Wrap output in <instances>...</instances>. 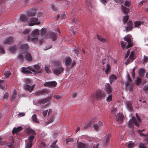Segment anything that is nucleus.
<instances>
[{"mask_svg": "<svg viewBox=\"0 0 148 148\" xmlns=\"http://www.w3.org/2000/svg\"><path fill=\"white\" fill-rule=\"evenodd\" d=\"M39 34V30L37 29H34L28 36L27 38L28 41H32L34 43L38 41L37 36Z\"/></svg>", "mask_w": 148, "mask_h": 148, "instance_id": "obj_1", "label": "nucleus"}, {"mask_svg": "<svg viewBox=\"0 0 148 148\" xmlns=\"http://www.w3.org/2000/svg\"><path fill=\"white\" fill-rule=\"evenodd\" d=\"M97 121L96 120H92L89 122V123L87 124L86 126H85L84 127L85 128H86L87 127L92 125L94 130L97 131L99 130L100 127L95 123Z\"/></svg>", "mask_w": 148, "mask_h": 148, "instance_id": "obj_2", "label": "nucleus"}, {"mask_svg": "<svg viewBox=\"0 0 148 148\" xmlns=\"http://www.w3.org/2000/svg\"><path fill=\"white\" fill-rule=\"evenodd\" d=\"M72 60L69 57H66L64 59V63L65 65L69 67L70 68H72L76 64L75 61L71 63Z\"/></svg>", "mask_w": 148, "mask_h": 148, "instance_id": "obj_3", "label": "nucleus"}, {"mask_svg": "<svg viewBox=\"0 0 148 148\" xmlns=\"http://www.w3.org/2000/svg\"><path fill=\"white\" fill-rule=\"evenodd\" d=\"M105 96L104 92L100 90H98L96 91L95 96L96 99L100 100L102 98H104Z\"/></svg>", "mask_w": 148, "mask_h": 148, "instance_id": "obj_4", "label": "nucleus"}, {"mask_svg": "<svg viewBox=\"0 0 148 148\" xmlns=\"http://www.w3.org/2000/svg\"><path fill=\"white\" fill-rule=\"evenodd\" d=\"M57 84V83L55 81L48 82L44 83V85L45 86L53 88L56 86Z\"/></svg>", "mask_w": 148, "mask_h": 148, "instance_id": "obj_5", "label": "nucleus"}, {"mask_svg": "<svg viewBox=\"0 0 148 148\" xmlns=\"http://www.w3.org/2000/svg\"><path fill=\"white\" fill-rule=\"evenodd\" d=\"M29 46L28 44H24L20 46L21 52L22 54L25 53V52H27V50L29 48Z\"/></svg>", "mask_w": 148, "mask_h": 148, "instance_id": "obj_6", "label": "nucleus"}, {"mask_svg": "<svg viewBox=\"0 0 148 148\" xmlns=\"http://www.w3.org/2000/svg\"><path fill=\"white\" fill-rule=\"evenodd\" d=\"M47 37L52 40L54 41L56 39V34L53 32H50L47 34Z\"/></svg>", "mask_w": 148, "mask_h": 148, "instance_id": "obj_7", "label": "nucleus"}, {"mask_svg": "<svg viewBox=\"0 0 148 148\" xmlns=\"http://www.w3.org/2000/svg\"><path fill=\"white\" fill-rule=\"evenodd\" d=\"M64 70V69L62 67H58L55 69L53 72L55 74L58 75L62 73Z\"/></svg>", "mask_w": 148, "mask_h": 148, "instance_id": "obj_8", "label": "nucleus"}, {"mask_svg": "<svg viewBox=\"0 0 148 148\" xmlns=\"http://www.w3.org/2000/svg\"><path fill=\"white\" fill-rule=\"evenodd\" d=\"M35 86V84L32 85V86H30L29 85L25 84L24 86V88L26 90L30 92L34 89Z\"/></svg>", "mask_w": 148, "mask_h": 148, "instance_id": "obj_9", "label": "nucleus"}, {"mask_svg": "<svg viewBox=\"0 0 148 148\" xmlns=\"http://www.w3.org/2000/svg\"><path fill=\"white\" fill-rule=\"evenodd\" d=\"M127 26L125 27L126 32L131 31L133 28V24L132 22L130 21L127 24Z\"/></svg>", "mask_w": 148, "mask_h": 148, "instance_id": "obj_10", "label": "nucleus"}, {"mask_svg": "<svg viewBox=\"0 0 148 148\" xmlns=\"http://www.w3.org/2000/svg\"><path fill=\"white\" fill-rule=\"evenodd\" d=\"M24 57L25 59L27 61L31 62L32 59V57L31 54L27 51L25 52Z\"/></svg>", "mask_w": 148, "mask_h": 148, "instance_id": "obj_11", "label": "nucleus"}, {"mask_svg": "<svg viewBox=\"0 0 148 148\" xmlns=\"http://www.w3.org/2000/svg\"><path fill=\"white\" fill-rule=\"evenodd\" d=\"M133 123L131 121H130L129 123V126L131 128L133 127L134 126L133 123L137 126L138 127L139 126V123L135 119H133Z\"/></svg>", "mask_w": 148, "mask_h": 148, "instance_id": "obj_12", "label": "nucleus"}, {"mask_svg": "<svg viewBox=\"0 0 148 148\" xmlns=\"http://www.w3.org/2000/svg\"><path fill=\"white\" fill-rule=\"evenodd\" d=\"M111 137V134H108L106 135L105 137L104 145H106L109 144L110 143L109 139Z\"/></svg>", "mask_w": 148, "mask_h": 148, "instance_id": "obj_13", "label": "nucleus"}, {"mask_svg": "<svg viewBox=\"0 0 148 148\" xmlns=\"http://www.w3.org/2000/svg\"><path fill=\"white\" fill-rule=\"evenodd\" d=\"M20 20L23 23H26L27 21L28 18L26 15L24 14H21L19 18Z\"/></svg>", "mask_w": 148, "mask_h": 148, "instance_id": "obj_14", "label": "nucleus"}, {"mask_svg": "<svg viewBox=\"0 0 148 148\" xmlns=\"http://www.w3.org/2000/svg\"><path fill=\"white\" fill-rule=\"evenodd\" d=\"M13 42V38L12 37H10L4 40V43L5 44H12Z\"/></svg>", "mask_w": 148, "mask_h": 148, "instance_id": "obj_15", "label": "nucleus"}, {"mask_svg": "<svg viewBox=\"0 0 148 148\" xmlns=\"http://www.w3.org/2000/svg\"><path fill=\"white\" fill-rule=\"evenodd\" d=\"M36 14V11L34 10H30L28 11L26 14L28 16H35Z\"/></svg>", "mask_w": 148, "mask_h": 148, "instance_id": "obj_16", "label": "nucleus"}, {"mask_svg": "<svg viewBox=\"0 0 148 148\" xmlns=\"http://www.w3.org/2000/svg\"><path fill=\"white\" fill-rule=\"evenodd\" d=\"M105 90L108 94H110L112 92V90L109 83L106 84L105 86Z\"/></svg>", "mask_w": 148, "mask_h": 148, "instance_id": "obj_17", "label": "nucleus"}, {"mask_svg": "<svg viewBox=\"0 0 148 148\" xmlns=\"http://www.w3.org/2000/svg\"><path fill=\"white\" fill-rule=\"evenodd\" d=\"M116 118L118 121L119 123H121L123 122L124 116L123 114L119 113L117 115Z\"/></svg>", "mask_w": 148, "mask_h": 148, "instance_id": "obj_18", "label": "nucleus"}, {"mask_svg": "<svg viewBox=\"0 0 148 148\" xmlns=\"http://www.w3.org/2000/svg\"><path fill=\"white\" fill-rule=\"evenodd\" d=\"M23 128L22 127L20 126L16 128L14 127L12 130V133L13 135L15 134H17L18 132H19L22 130Z\"/></svg>", "mask_w": 148, "mask_h": 148, "instance_id": "obj_19", "label": "nucleus"}, {"mask_svg": "<svg viewBox=\"0 0 148 148\" xmlns=\"http://www.w3.org/2000/svg\"><path fill=\"white\" fill-rule=\"evenodd\" d=\"M25 132L27 134H32L33 135H35L36 134L34 130L29 128H26L25 130Z\"/></svg>", "mask_w": 148, "mask_h": 148, "instance_id": "obj_20", "label": "nucleus"}, {"mask_svg": "<svg viewBox=\"0 0 148 148\" xmlns=\"http://www.w3.org/2000/svg\"><path fill=\"white\" fill-rule=\"evenodd\" d=\"M125 86H130L131 87L132 86V81L130 78L129 75L127 76V83H126Z\"/></svg>", "mask_w": 148, "mask_h": 148, "instance_id": "obj_21", "label": "nucleus"}, {"mask_svg": "<svg viewBox=\"0 0 148 148\" xmlns=\"http://www.w3.org/2000/svg\"><path fill=\"white\" fill-rule=\"evenodd\" d=\"M51 100V98L50 97L46 98L40 100L39 101V103H40L44 104L46 103L50 102Z\"/></svg>", "mask_w": 148, "mask_h": 148, "instance_id": "obj_22", "label": "nucleus"}, {"mask_svg": "<svg viewBox=\"0 0 148 148\" xmlns=\"http://www.w3.org/2000/svg\"><path fill=\"white\" fill-rule=\"evenodd\" d=\"M121 9L123 12L125 14H128V13L130 11V9L124 6L123 5L121 6Z\"/></svg>", "mask_w": 148, "mask_h": 148, "instance_id": "obj_23", "label": "nucleus"}, {"mask_svg": "<svg viewBox=\"0 0 148 148\" xmlns=\"http://www.w3.org/2000/svg\"><path fill=\"white\" fill-rule=\"evenodd\" d=\"M132 104V103L130 101H127V108L130 111H132L133 109Z\"/></svg>", "mask_w": 148, "mask_h": 148, "instance_id": "obj_24", "label": "nucleus"}, {"mask_svg": "<svg viewBox=\"0 0 148 148\" xmlns=\"http://www.w3.org/2000/svg\"><path fill=\"white\" fill-rule=\"evenodd\" d=\"M117 79L116 76L114 75H112L109 77L110 84H112V82L116 80Z\"/></svg>", "mask_w": 148, "mask_h": 148, "instance_id": "obj_25", "label": "nucleus"}, {"mask_svg": "<svg viewBox=\"0 0 148 148\" xmlns=\"http://www.w3.org/2000/svg\"><path fill=\"white\" fill-rule=\"evenodd\" d=\"M47 119V123L48 124L52 123L54 120V118L53 115H50Z\"/></svg>", "mask_w": 148, "mask_h": 148, "instance_id": "obj_26", "label": "nucleus"}, {"mask_svg": "<svg viewBox=\"0 0 148 148\" xmlns=\"http://www.w3.org/2000/svg\"><path fill=\"white\" fill-rule=\"evenodd\" d=\"M22 71L23 73L26 74H29L32 73L30 71L28 70L27 68L23 67Z\"/></svg>", "mask_w": 148, "mask_h": 148, "instance_id": "obj_27", "label": "nucleus"}, {"mask_svg": "<svg viewBox=\"0 0 148 148\" xmlns=\"http://www.w3.org/2000/svg\"><path fill=\"white\" fill-rule=\"evenodd\" d=\"M145 69H143L141 68L138 71V74L140 76L143 77L145 73Z\"/></svg>", "mask_w": 148, "mask_h": 148, "instance_id": "obj_28", "label": "nucleus"}, {"mask_svg": "<svg viewBox=\"0 0 148 148\" xmlns=\"http://www.w3.org/2000/svg\"><path fill=\"white\" fill-rule=\"evenodd\" d=\"M32 119L33 122L36 123H38V120L37 118V116L36 114H34L32 116Z\"/></svg>", "mask_w": 148, "mask_h": 148, "instance_id": "obj_29", "label": "nucleus"}, {"mask_svg": "<svg viewBox=\"0 0 148 148\" xmlns=\"http://www.w3.org/2000/svg\"><path fill=\"white\" fill-rule=\"evenodd\" d=\"M97 36L98 40L103 42H105L106 40L105 38H102L101 36L98 34L97 35Z\"/></svg>", "mask_w": 148, "mask_h": 148, "instance_id": "obj_30", "label": "nucleus"}, {"mask_svg": "<svg viewBox=\"0 0 148 148\" xmlns=\"http://www.w3.org/2000/svg\"><path fill=\"white\" fill-rule=\"evenodd\" d=\"M86 145L85 144L82 142H79L77 145V148H85Z\"/></svg>", "mask_w": 148, "mask_h": 148, "instance_id": "obj_31", "label": "nucleus"}, {"mask_svg": "<svg viewBox=\"0 0 148 148\" xmlns=\"http://www.w3.org/2000/svg\"><path fill=\"white\" fill-rule=\"evenodd\" d=\"M34 138L35 136L33 135L29 136L28 138V140L29 141V142L32 143Z\"/></svg>", "mask_w": 148, "mask_h": 148, "instance_id": "obj_32", "label": "nucleus"}, {"mask_svg": "<svg viewBox=\"0 0 148 148\" xmlns=\"http://www.w3.org/2000/svg\"><path fill=\"white\" fill-rule=\"evenodd\" d=\"M47 33L46 29L44 28H42L41 30V34L43 36L45 35Z\"/></svg>", "mask_w": 148, "mask_h": 148, "instance_id": "obj_33", "label": "nucleus"}, {"mask_svg": "<svg viewBox=\"0 0 148 148\" xmlns=\"http://www.w3.org/2000/svg\"><path fill=\"white\" fill-rule=\"evenodd\" d=\"M124 40L128 43L131 42L132 41L130 38L128 36H125L124 38Z\"/></svg>", "mask_w": 148, "mask_h": 148, "instance_id": "obj_34", "label": "nucleus"}, {"mask_svg": "<svg viewBox=\"0 0 148 148\" xmlns=\"http://www.w3.org/2000/svg\"><path fill=\"white\" fill-rule=\"evenodd\" d=\"M106 69L105 71V72L106 74H108L110 71H109L110 70V66L109 64H107L106 66Z\"/></svg>", "mask_w": 148, "mask_h": 148, "instance_id": "obj_35", "label": "nucleus"}, {"mask_svg": "<svg viewBox=\"0 0 148 148\" xmlns=\"http://www.w3.org/2000/svg\"><path fill=\"white\" fill-rule=\"evenodd\" d=\"M129 19L128 16H125L123 18V21L124 24H125L127 22Z\"/></svg>", "mask_w": 148, "mask_h": 148, "instance_id": "obj_36", "label": "nucleus"}, {"mask_svg": "<svg viewBox=\"0 0 148 148\" xmlns=\"http://www.w3.org/2000/svg\"><path fill=\"white\" fill-rule=\"evenodd\" d=\"M11 74V73L9 71H5L4 73V75H5L6 78L8 77Z\"/></svg>", "mask_w": 148, "mask_h": 148, "instance_id": "obj_37", "label": "nucleus"}, {"mask_svg": "<svg viewBox=\"0 0 148 148\" xmlns=\"http://www.w3.org/2000/svg\"><path fill=\"white\" fill-rule=\"evenodd\" d=\"M135 146V144L131 142H130L128 144L127 146L128 148H133Z\"/></svg>", "mask_w": 148, "mask_h": 148, "instance_id": "obj_38", "label": "nucleus"}, {"mask_svg": "<svg viewBox=\"0 0 148 148\" xmlns=\"http://www.w3.org/2000/svg\"><path fill=\"white\" fill-rule=\"evenodd\" d=\"M51 8L53 10V11L57 12L58 10V9L56 7L54 4H52L51 5Z\"/></svg>", "mask_w": 148, "mask_h": 148, "instance_id": "obj_39", "label": "nucleus"}, {"mask_svg": "<svg viewBox=\"0 0 148 148\" xmlns=\"http://www.w3.org/2000/svg\"><path fill=\"white\" fill-rule=\"evenodd\" d=\"M135 83L136 84L138 85L140 84H141V79L140 78H137L136 81Z\"/></svg>", "mask_w": 148, "mask_h": 148, "instance_id": "obj_40", "label": "nucleus"}, {"mask_svg": "<svg viewBox=\"0 0 148 148\" xmlns=\"http://www.w3.org/2000/svg\"><path fill=\"white\" fill-rule=\"evenodd\" d=\"M142 23L140 21H136L134 22V27H137L141 25Z\"/></svg>", "mask_w": 148, "mask_h": 148, "instance_id": "obj_41", "label": "nucleus"}, {"mask_svg": "<svg viewBox=\"0 0 148 148\" xmlns=\"http://www.w3.org/2000/svg\"><path fill=\"white\" fill-rule=\"evenodd\" d=\"M25 83L26 84L29 85L31 83V80L30 79L28 78L25 79Z\"/></svg>", "mask_w": 148, "mask_h": 148, "instance_id": "obj_42", "label": "nucleus"}, {"mask_svg": "<svg viewBox=\"0 0 148 148\" xmlns=\"http://www.w3.org/2000/svg\"><path fill=\"white\" fill-rule=\"evenodd\" d=\"M50 66L49 65H46L45 67V69L47 73H49L51 72V70L49 69Z\"/></svg>", "mask_w": 148, "mask_h": 148, "instance_id": "obj_43", "label": "nucleus"}, {"mask_svg": "<svg viewBox=\"0 0 148 148\" xmlns=\"http://www.w3.org/2000/svg\"><path fill=\"white\" fill-rule=\"evenodd\" d=\"M16 49V47H12L10 48V51L12 53H13L15 51Z\"/></svg>", "mask_w": 148, "mask_h": 148, "instance_id": "obj_44", "label": "nucleus"}, {"mask_svg": "<svg viewBox=\"0 0 148 148\" xmlns=\"http://www.w3.org/2000/svg\"><path fill=\"white\" fill-rule=\"evenodd\" d=\"M38 18H37L32 17L30 18L29 21L30 22H36L38 21Z\"/></svg>", "mask_w": 148, "mask_h": 148, "instance_id": "obj_45", "label": "nucleus"}, {"mask_svg": "<svg viewBox=\"0 0 148 148\" xmlns=\"http://www.w3.org/2000/svg\"><path fill=\"white\" fill-rule=\"evenodd\" d=\"M121 45L123 49H124L125 48L126 43L125 42L122 41L121 42Z\"/></svg>", "mask_w": 148, "mask_h": 148, "instance_id": "obj_46", "label": "nucleus"}, {"mask_svg": "<svg viewBox=\"0 0 148 148\" xmlns=\"http://www.w3.org/2000/svg\"><path fill=\"white\" fill-rule=\"evenodd\" d=\"M32 143H27L25 148H31L32 145Z\"/></svg>", "mask_w": 148, "mask_h": 148, "instance_id": "obj_47", "label": "nucleus"}, {"mask_svg": "<svg viewBox=\"0 0 148 148\" xmlns=\"http://www.w3.org/2000/svg\"><path fill=\"white\" fill-rule=\"evenodd\" d=\"M148 61V57L145 56H144L143 57V63L147 62Z\"/></svg>", "mask_w": 148, "mask_h": 148, "instance_id": "obj_48", "label": "nucleus"}, {"mask_svg": "<svg viewBox=\"0 0 148 148\" xmlns=\"http://www.w3.org/2000/svg\"><path fill=\"white\" fill-rule=\"evenodd\" d=\"M66 14L67 13L66 12H64L63 13L61 16V18L62 19H64L66 17Z\"/></svg>", "mask_w": 148, "mask_h": 148, "instance_id": "obj_49", "label": "nucleus"}, {"mask_svg": "<svg viewBox=\"0 0 148 148\" xmlns=\"http://www.w3.org/2000/svg\"><path fill=\"white\" fill-rule=\"evenodd\" d=\"M41 92L42 93V95L44 94L47 93L49 92V90L47 89H45L42 90Z\"/></svg>", "mask_w": 148, "mask_h": 148, "instance_id": "obj_50", "label": "nucleus"}, {"mask_svg": "<svg viewBox=\"0 0 148 148\" xmlns=\"http://www.w3.org/2000/svg\"><path fill=\"white\" fill-rule=\"evenodd\" d=\"M18 58L21 61L23 62V56L22 54H19L18 55Z\"/></svg>", "mask_w": 148, "mask_h": 148, "instance_id": "obj_51", "label": "nucleus"}, {"mask_svg": "<svg viewBox=\"0 0 148 148\" xmlns=\"http://www.w3.org/2000/svg\"><path fill=\"white\" fill-rule=\"evenodd\" d=\"M66 143L69 142H73V138H68L66 139Z\"/></svg>", "mask_w": 148, "mask_h": 148, "instance_id": "obj_52", "label": "nucleus"}, {"mask_svg": "<svg viewBox=\"0 0 148 148\" xmlns=\"http://www.w3.org/2000/svg\"><path fill=\"white\" fill-rule=\"evenodd\" d=\"M57 142V140L56 141H54L52 143L51 145V147L53 148L57 147V145H55L56 144Z\"/></svg>", "mask_w": 148, "mask_h": 148, "instance_id": "obj_53", "label": "nucleus"}, {"mask_svg": "<svg viewBox=\"0 0 148 148\" xmlns=\"http://www.w3.org/2000/svg\"><path fill=\"white\" fill-rule=\"evenodd\" d=\"M40 146L41 148H46L47 147L46 144L43 143H42L40 145Z\"/></svg>", "mask_w": 148, "mask_h": 148, "instance_id": "obj_54", "label": "nucleus"}, {"mask_svg": "<svg viewBox=\"0 0 148 148\" xmlns=\"http://www.w3.org/2000/svg\"><path fill=\"white\" fill-rule=\"evenodd\" d=\"M53 97L56 99H60L61 98V97L58 95H54L53 96Z\"/></svg>", "mask_w": 148, "mask_h": 148, "instance_id": "obj_55", "label": "nucleus"}, {"mask_svg": "<svg viewBox=\"0 0 148 148\" xmlns=\"http://www.w3.org/2000/svg\"><path fill=\"white\" fill-rule=\"evenodd\" d=\"M112 96L111 95H109L107 98L106 100L108 102H110L112 99Z\"/></svg>", "mask_w": 148, "mask_h": 148, "instance_id": "obj_56", "label": "nucleus"}, {"mask_svg": "<svg viewBox=\"0 0 148 148\" xmlns=\"http://www.w3.org/2000/svg\"><path fill=\"white\" fill-rule=\"evenodd\" d=\"M52 47V45H48L46 46L45 48L44 49V50H47L51 48Z\"/></svg>", "mask_w": 148, "mask_h": 148, "instance_id": "obj_57", "label": "nucleus"}, {"mask_svg": "<svg viewBox=\"0 0 148 148\" xmlns=\"http://www.w3.org/2000/svg\"><path fill=\"white\" fill-rule=\"evenodd\" d=\"M73 51L74 52L75 54L77 56L78 55L79 53V51L76 49H74L73 50Z\"/></svg>", "mask_w": 148, "mask_h": 148, "instance_id": "obj_58", "label": "nucleus"}, {"mask_svg": "<svg viewBox=\"0 0 148 148\" xmlns=\"http://www.w3.org/2000/svg\"><path fill=\"white\" fill-rule=\"evenodd\" d=\"M138 132V134L140 135L141 136H145V134L142 133V132H143V131H140V130H137Z\"/></svg>", "mask_w": 148, "mask_h": 148, "instance_id": "obj_59", "label": "nucleus"}, {"mask_svg": "<svg viewBox=\"0 0 148 148\" xmlns=\"http://www.w3.org/2000/svg\"><path fill=\"white\" fill-rule=\"evenodd\" d=\"M34 67L35 69L38 70H39L40 69V67L38 65H34Z\"/></svg>", "mask_w": 148, "mask_h": 148, "instance_id": "obj_60", "label": "nucleus"}, {"mask_svg": "<svg viewBox=\"0 0 148 148\" xmlns=\"http://www.w3.org/2000/svg\"><path fill=\"white\" fill-rule=\"evenodd\" d=\"M124 5L125 6L129 7L130 5V2L126 1H125Z\"/></svg>", "mask_w": 148, "mask_h": 148, "instance_id": "obj_61", "label": "nucleus"}, {"mask_svg": "<svg viewBox=\"0 0 148 148\" xmlns=\"http://www.w3.org/2000/svg\"><path fill=\"white\" fill-rule=\"evenodd\" d=\"M60 64V62L59 61H55L54 62V64L55 66H58Z\"/></svg>", "mask_w": 148, "mask_h": 148, "instance_id": "obj_62", "label": "nucleus"}, {"mask_svg": "<svg viewBox=\"0 0 148 148\" xmlns=\"http://www.w3.org/2000/svg\"><path fill=\"white\" fill-rule=\"evenodd\" d=\"M8 92L5 93L3 96V98L4 99H7L8 96Z\"/></svg>", "mask_w": 148, "mask_h": 148, "instance_id": "obj_63", "label": "nucleus"}, {"mask_svg": "<svg viewBox=\"0 0 148 148\" xmlns=\"http://www.w3.org/2000/svg\"><path fill=\"white\" fill-rule=\"evenodd\" d=\"M30 32V30L28 29H25L23 32V34H27L29 33Z\"/></svg>", "mask_w": 148, "mask_h": 148, "instance_id": "obj_64", "label": "nucleus"}]
</instances>
